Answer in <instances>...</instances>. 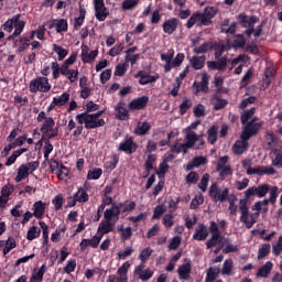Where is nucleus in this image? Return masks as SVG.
I'll use <instances>...</instances> for the list:
<instances>
[{"instance_id":"393cba45","label":"nucleus","mask_w":282,"mask_h":282,"mask_svg":"<svg viewBox=\"0 0 282 282\" xmlns=\"http://www.w3.org/2000/svg\"><path fill=\"white\" fill-rule=\"evenodd\" d=\"M215 48V44L213 41H208L203 43L200 46L194 47L193 52L196 55L207 54V52L213 51Z\"/></svg>"},{"instance_id":"c03bdc74","label":"nucleus","mask_w":282,"mask_h":282,"mask_svg":"<svg viewBox=\"0 0 282 282\" xmlns=\"http://www.w3.org/2000/svg\"><path fill=\"white\" fill-rule=\"evenodd\" d=\"M104 174V170L96 167L94 170H88L87 180H99Z\"/></svg>"},{"instance_id":"ddd939ff","label":"nucleus","mask_w":282,"mask_h":282,"mask_svg":"<svg viewBox=\"0 0 282 282\" xmlns=\"http://www.w3.org/2000/svg\"><path fill=\"white\" fill-rule=\"evenodd\" d=\"M182 24L180 19L177 18H170L164 21L162 24L163 33L166 35L175 34V31L178 29V25Z\"/></svg>"},{"instance_id":"f8f14e48","label":"nucleus","mask_w":282,"mask_h":282,"mask_svg":"<svg viewBox=\"0 0 282 282\" xmlns=\"http://www.w3.org/2000/svg\"><path fill=\"white\" fill-rule=\"evenodd\" d=\"M219 10L217 7H205L204 11L202 13V24L207 26L213 24V18H215L218 14Z\"/></svg>"},{"instance_id":"6e6d98bb","label":"nucleus","mask_w":282,"mask_h":282,"mask_svg":"<svg viewBox=\"0 0 282 282\" xmlns=\"http://www.w3.org/2000/svg\"><path fill=\"white\" fill-rule=\"evenodd\" d=\"M203 204H204V197L202 195L196 196V197L192 198V202H191V205H189V209L191 210H196V208L199 205H203Z\"/></svg>"},{"instance_id":"c756f323","label":"nucleus","mask_w":282,"mask_h":282,"mask_svg":"<svg viewBox=\"0 0 282 282\" xmlns=\"http://www.w3.org/2000/svg\"><path fill=\"white\" fill-rule=\"evenodd\" d=\"M273 263L271 261L265 262L257 273L258 278H268L269 274L272 272Z\"/></svg>"},{"instance_id":"4468645a","label":"nucleus","mask_w":282,"mask_h":282,"mask_svg":"<svg viewBox=\"0 0 282 282\" xmlns=\"http://www.w3.org/2000/svg\"><path fill=\"white\" fill-rule=\"evenodd\" d=\"M144 268H145L144 263H139V265L134 268L133 274L142 281H148L153 278L154 272L151 271V269H144Z\"/></svg>"},{"instance_id":"338daca9","label":"nucleus","mask_w":282,"mask_h":282,"mask_svg":"<svg viewBox=\"0 0 282 282\" xmlns=\"http://www.w3.org/2000/svg\"><path fill=\"white\" fill-rule=\"evenodd\" d=\"M192 107L189 99H184L180 105V115L184 116L186 111Z\"/></svg>"},{"instance_id":"603ef678","label":"nucleus","mask_w":282,"mask_h":282,"mask_svg":"<svg viewBox=\"0 0 282 282\" xmlns=\"http://www.w3.org/2000/svg\"><path fill=\"white\" fill-rule=\"evenodd\" d=\"M254 102H257L256 96H250L248 98H243L239 104V109L243 110L248 107V105H252Z\"/></svg>"},{"instance_id":"f704fd0d","label":"nucleus","mask_w":282,"mask_h":282,"mask_svg":"<svg viewBox=\"0 0 282 282\" xmlns=\"http://www.w3.org/2000/svg\"><path fill=\"white\" fill-rule=\"evenodd\" d=\"M214 110H221L227 107L228 99L220 98L217 94L214 95Z\"/></svg>"},{"instance_id":"72a5a7b5","label":"nucleus","mask_w":282,"mask_h":282,"mask_svg":"<svg viewBox=\"0 0 282 282\" xmlns=\"http://www.w3.org/2000/svg\"><path fill=\"white\" fill-rule=\"evenodd\" d=\"M257 113V108H251L248 109L243 112V115H241V124L242 126H248V123L250 122L251 118Z\"/></svg>"},{"instance_id":"49530a36","label":"nucleus","mask_w":282,"mask_h":282,"mask_svg":"<svg viewBox=\"0 0 282 282\" xmlns=\"http://www.w3.org/2000/svg\"><path fill=\"white\" fill-rule=\"evenodd\" d=\"M138 4H139V0H123L121 2V9L123 11L133 10L137 8Z\"/></svg>"},{"instance_id":"6e6552de","label":"nucleus","mask_w":282,"mask_h":282,"mask_svg":"<svg viewBox=\"0 0 282 282\" xmlns=\"http://www.w3.org/2000/svg\"><path fill=\"white\" fill-rule=\"evenodd\" d=\"M229 189H219L217 183H213L209 187V197L214 200L215 204L220 202L224 204L228 199Z\"/></svg>"},{"instance_id":"e433bc0d","label":"nucleus","mask_w":282,"mask_h":282,"mask_svg":"<svg viewBox=\"0 0 282 282\" xmlns=\"http://www.w3.org/2000/svg\"><path fill=\"white\" fill-rule=\"evenodd\" d=\"M53 51L56 52L59 62H63L64 58L68 55V51L58 44H53Z\"/></svg>"},{"instance_id":"f03ea898","label":"nucleus","mask_w":282,"mask_h":282,"mask_svg":"<svg viewBox=\"0 0 282 282\" xmlns=\"http://www.w3.org/2000/svg\"><path fill=\"white\" fill-rule=\"evenodd\" d=\"M118 210H113L112 208H107L104 212V221L99 224L97 229V234L104 238V235H108L115 230V226L118 221Z\"/></svg>"},{"instance_id":"6ab92c4d","label":"nucleus","mask_w":282,"mask_h":282,"mask_svg":"<svg viewBox=\"0 0 282 282\" xmlns=\"http://www.w3.org/2000/svg\"><path fill=\"white\" fill-rule=\"evenodd\" d=\"M126 107V102L121 99L117 106H116V110H117V119L124 121L128 120L130 115H129V110L124 108Z\"/></svg>"},{"instance_id":"0eeeda50","label":"nucleus","mask_w":282,"mask_h":282,"mask_svg":"<svg viewBox=\"0 0 282 282\" xmlns=\"http://www.w3.org/2000/svg\"><path fill=\"white\" fill-rule=\"evenodd\" d=\"M270 192V185L269 184H259L257 185H252V187L247 188V191H245V199H250L251 197H253L254 195L258 198H263L265 197V195Z\"/></svg>"},{"instance_id":"4c0bfd02","label":"nucleus","mask_w":282,"mask_h":282,"mask_svg":"<svg viewBox=\"0 0 282 282\" xmlns=\"http://www.w3.org/2000/svg\"><path fill=\"white\" fill-rule=\"evenodd\" d=\"M70 99L69 93H63L62 96L54 97V102L56 107H64Z\"/></svg>"},{"instance_id":"423d86ee","label":"nucleus","mask_w":282,"mask_h":282,"mask_svg":"<svg viewBox=\"0 0 282 282\" xmlns=\"http://www.w3.org/2000/svg\"><path fill=\"white\" fill-rule=\"evenodd\" d=\"M139 145L134 141V137L127 134L126 138L119 143L118 152L132 155L137 152Z\"/></svg>"},{"instance_id":"8fccbe9b","label":"nucleus","mask_w":282,"mask_h":282,"mask_svg":"<svg viewBox=\"0 0 282 282\" xmlns=\"http://www.w3.org/2000/svg\"><path fill=\"white\" fill-rule=\"evenodd\" d=\"M69 175V169L66 165L61 164L59 170L56 171V177L61 181L65 180Z\"/></svg>"},{"instance_id":"f257e3e1","label":"nucleus","mask_w":282,"mask_h":282,"mask_svg":"<svg viewBox=\"0 0 282 282\" xmlns=\"http://www.w3.org/2000/svg\"><path fill=\"white\" fill-rule=\"evenodd\" d=\"M105 113L104 110H99L93 115H87V112H80L76 116L78 123H84V127L88 130L97 129L105 126V119L100 118Z\"/></svg>"},{"instance_id":"7ed1b4c3","label":"nucleus","mask_w":282,"mask_h":282,"mask_svg":"<svg viewBox=\"0 0 282 282\" xmlns=\"http://www.w3.org/2000/svg\"><path fill=\"white\" fill-rule=\"evenodd\" d=\"M239 210L241 213L240 223L246 225L248 229L252 228L260 217L259 212H254L253 214L250 215L247 198H240Z\"/></svg>"},{"instance_id":"ea45409f","label":"nucleus","mask_w":282,"mask_h":282,"mask_svg":"<svg viewBox=\"0 0 282 282\" xmlns=\"http://www.w3.org/2000/svg\"><path fill=\"white\" fill-rule=\"evenodd\" d=\"M153 249L150 247L144 248L139 254V259L141 260V264H145L147 261L152 257Z\"/></svg>"},{"instance_id":"bf43d9fd","label":"nucleus","mask_w":282,"mask_h":282,"mask_svg":"<svg viewBox=\"0 0 282 282\" xmlns=\"http://www.w3.org/2000/svg\"><path fill=\"white\" fill-rule=\"evenodd\" d=\"M52 204L55 206V210L58 212L61 210V208L63 207L64 204V197L62 194L56 195L53 200Z\"/></svg>"},{"instance_id":"052dcab7","label":"nucleus","mask_w":282,"mask_h":282,"mask_svg":"<svg viewBox=\"0 0 282 282\" xmlns=\"http://www.w3.org/2000/svg\"><path fill=\"white\" fill-rule=\"evenodd\" d=\"M234 268V261L231 259L225 260L223 267V274H231Z\"/></svg>"},{"instance_id":"c9c22d12","label":"nucleus","mask_w":282,"mask_h":282,"mask_svg":"<svg viewBox=\"0 0 282 282\" xmlns=\"http://www.w3.org/2000/svg\"><path fill=\"white\" fill-rule=\"evenodd\" d=\"M75 198L78 200L79 204H86L89 200L87 191L83 187L78 188V192H76L75 194Z\"/></svg>"},{"instance_id":"f3484780","label":"nucleus","mask_w":282,"mask_h":282,"mask_svg":"<svg viewBox=\"0 0 282 282\" xmlns=\"http://www.w3.org/2000/svg\"><path fill=\"white\" fill-rule=\"evenodd\" d=\"M209 235L207 226L205 224H198V227L195 229L194 235L192 236L193 240L204 241Z\"/></svg>"},{"instance_id":"dca6fc26","label":"nucleus","mask_w":282,"mask_h":282,"mask_svg":"<svg viewBox=\"0 0 282 282\" xmlns=\"http://www.w3.org/2000/svg\"><path fill=\"white\" fill-rule=\"evenodd\" d=\"M148 102V96L138 97L132 99V101L129 104V108L130 110H142L147 108Z\"/></svg>"},{"instance_id":"4be33fe9","label":"nucleus","mask_w":282,"mask_h":282,"mask_svg":"<svg viewBox=\"0 0 282 282\" xmlns=\"http://www.w3.org/2000/svg\"><path fill=\"white\" fill-rule=\"evenodd\" d=\"M192 272V263L188 261L187 263H183L177 268V273L181 280H189Z\"/></svg>"},{"instance_id":"37998d69","label":"nucleus","mask_w":282,"mask_h":282,"mask_svg":"<svg viewBox=\"0 0 282 282\" xmlns=\"http://www.w3.org/2000/svg\"><path fill=\"white\" fill-rule=\"evenodd\" d=\"M41 235V229L39 227H31L29 228L28 235H26V239L29 241H33L34 239H37Z\"/></svg>"},{"instance_id":"1a4fd4ad","label":"nucleus","mask_w":282,"mask_h":282,"mask_svg":"<svg viewBox=\"0 0 282 282\" xmlns=\"http://www.w3.org/2000/svg\"><path fill=\"white\" fill-rule=\"evenodd\" d=\"M209 232H212L210 239L206 242L207 250H210V248L216 247L217 243H221L223 235L220 230L218 229L216 221H210L209 224Z\"/></svg>"},{"instance_id":"412c9836","label":"nucleus","mask_w":282,"mask_h":282,"mask_svg":"<svg viewBox=\"0 0 282 282\" xmlns=\"http://www.w3.org/2000/svg\"><path fill=\"white\" fill-rule=\"evenodd\" d=\"M130 268L131 263L129 261L122 263V265L117 271V273L119 274V278H117V282H128V272Z\"/></svg>"},{"instance_id":"9b49d317","label":"nucleus","mask_w":282,"mask_h":282,"mask_svg":"<svg viewBox=\"0 0 282 282\" xmlns=\"http://www.w3.org/2000/svg\"><path fill=\"white\" fill-rule=\"evenodd\" d=\"M261 127L262 122L254 123V121H250L241 132V140L249 141L251 137H254L259 133Z\"/></svg>"},{"instance_id":"0e129e2a","label":"nucleus","mask_w":282,"mask_h":282,"mask_svg":"<svg viewBox=\"0 0 282 282\" xmlns=\"http://www.w3.org/2000/svg\"><path fill=\"white\" fill-rule=\"evenodd\" d=\"M198 178H199V175L197 174V172L192 171L187 174L186 182L187 184H197Z\"/></svg>"},{"instance_id":"a878e982","label":"nucleus","mask_w":282,"mask_h":282,"mask_svg":"<svg viewBox=\"0 0 282 282\" xmlns=\"http://www.w3.org/2000/svg\"><path fill=\"white\" fill-rule=\"evenodd\" d=\"M248 148V140L241 139V141H236V143L232 145V151L235 154L241 155L246 152Z\"/></svg>"},{"instance_id":"2eb2a0df","label":"nucleus","mask_w":282,"mask_h":282,"mask_svg":"<svg viewBox=\"0 0 282 282\" xmlns=\"http://www.w3.org/2000/svg\"><path fill=\"white\" fill-rule=\"evenodd\" d=\"M135 78H139V84L141 85H148V84H152V83H156L160 78V75L156 73V75L151 76L149 75V73H147L145 70H139L135 75Z\"/></svg>"},{"instance_id":"39448f33","label":"nucleus","mask_w":282,"mask_h":282,"mask_svg":"<svg viewBox=\"0 0 282 282\" xmlns=\"http://www.w3.org/2000/svg\"><path fill=\"white\" fill-rule=\"evenodd\" d=\"M29 89L31 94H37V91L48 94V91L52 89V85L50 84V79L47 77H36L30 82Z\"/></svg>"},{"instance_id":"2f4dec72","label":"nucleus","mask_w":282,"mask_h":282,"mask_svg":"<svg viewBox=\"0 0 282 282\" xmlns=\"http://www.w3.org/2000/svg\"><path fill=\"white\" fill-rule=\"evenodd\" d=\"M235 40L232 43L234 48H245L246 47V36L242 33L235 34Z\"/></svg>"},{"instance_id":"5fc2aeb1","label":"nucleus","mask_w":282,"mask_h":282,"mask_svg":"<svg viewBox=\"0 0 282 282\" xmlns=\"http://www.w3.org/2000/svg\"><path fill=\"white\" fill-rule=\"evenodd\" d=\"M227 200L229 202L230 215H237L238 205L235 204V202L237 200V197L236 196H230V197H227Z\"/></svg>"},{"instance_id":"bb28decb","label":"nucleus","mask_w":282,"mask_h":282,"mask_svg":"<svg viewBox=\"0 0 282 282\" xmlns=\"http://www.w3.org/2000/svg\"><path fill=\"white\" fill-rule=\"evenodd\" d=\"M34 208V217L37 219H42L44 217L45 208H46V203L39 200L35 202L33 205Z\"/></svg>"},{"instance_id":"a18cd8bd","label":"nucleus","mask_w":282,"mask_h":282,"mask_svg":"<svg viewBox=\"0 0 282 282\" xmlns=\"http://www.w3.org/2000/svg\"><path fill=\"white\" fill-rule=\"evenodd\" d=\"M25 25H26L25 21L20 20V19H18V20L14 22V25H13L14 31H13V33H14V35H15L17 37L22 34V32H23Z\"/></svg>"},{"instance_id":"680f3d73","label":"nucleus","mask_w":282,"mask_h":282,"mask_svg":"<svg viewBox=\"0 0 282 282\" xmlns=\"http://www.w3.org/2000/svg\"><path fill=\"white\" fill-rule=\"evenodd\" d=\"M275 76V70L273 67H267L264 72L265 83L270 85L272 83V78Z\"/></svg>"},{"instance_id":"aec40b11","label":"nucleus","mask_w":282,"mask_h":282,"mask_svg":"<svg viewBox=\"0 0 282 282\" xmlns=\"http://www.w3.org/2000/svg\"><path fill=\"white\" fill-rule=\"evenodd\" d=\"M54 28H56L57 34H61V32H67L68 21L66 19L53 20L52 23L48 25V29H54Z\"/></svg>"},{"instance_id":"a211bd4d","label":"nucleus","mask_w":282,"mask_h":282,"mask_svg":"<svg viewBox=\"0 0 282 282\" xmlns=\"http://www.w3.org/2000/svg\"><path fill=\"white\" fill-rule=\"evenodd\" d=\"M202 19H203L202 12L197 11L192 13L191 18L187 20V23L185 24L186 29L191 30L194 28L195 24H197V28H202L204 25L202 24Z\"/></svg>"},{"instance_id":"de8ad7c7","label":"nucleus","mask_w":282,"mask_h":282,"mask_svg":"<svg viewBox=\"0 0 282 282\" xmlns=\"http://www.w3.org/2000/svg\"><path fill=\"white\" fill-rule=\"evenodd\" d=\"M270 252H271L270 243H263L262 248L258 250V260L267 258Z\"/></svg>"},{"instance_id":"9d476101","label":"nucleus","mask_w":282,"mask_h":282,"mask_svg":"<svg viewBox=\"0 0 282 282\" xmlns=\"http://www.w3.org/2000/svg\"><path fill=\"white\" fill-rule=\"evenodd\" d=\"M135 206H137V204H135L134 200H124L122 203H113L111 208L113 209V212H116V210L118 212L117 213V220H119L120 219V214L134 212Z\"/></svg>"},{"instance_id":"09e8293b","label":"nucleus","mask_w":282,"mask_h":282,"mask_svg":"<svg viewBox=\"0 0 282 282\" xmlns=\"http://www.w3.org/2000/svg\"><path fill=\"white\" fill-rule=\"evenodd\" d=\"M40 227L43 231V246L48 243V239H50V227L46 225V223L44 221H40Z\"/></svg>"},{"instance_id":"e2e57ef3","label":"nucleus","mask_w":282,"mask_h":282,"mask_svg":"<svg viewBox=\"0 0 282 282\" xmlns=\"http://www.w3.org/2000/svg\"><path fill=\"white\" fill-rule=\"evenodd\" d=\"M216 67L217 70H225L227 68L228 65V58L226 56L221 57V58H216Z\"/></svg>"},{"instance_id":"69168bd1","label":"nucleus","mask_w":282,"mask_h":282,"mask_svg":"<svg viewBox=\"0 0 282 282\" xmlns=\"http://www.w3.org/2000/svg\"><path fill=\"white\" fill-rule=\"evenodd\" d=\"M169 172V164L165 163L163 160L162 163H160L159 170H155V174L159 175V177H162V175L166 174Z\"/></svg>"},{"instance_id":"473e14b6","label":"nucleus","mask_w":282,"mask_h":282,"mask_svg":"<svg viewBox=\"0 0 282 282\" xmlns=\"http://www.w3.org/2000/svg\"><path fill=\"white\" fill-rule=\"evenodd\" d=\"M110 159H111L110 161H107L105 163V167H106L107 171L112 172L118 166V163L120 161V156L118 154H111Z\"/></svg>"},{"instance_id":"864d4df0","label":"nucleus","mask_w":282,"mask_h":282,"mask_svg":"<svg viewBox=\"0 0 282 282\" xmlns=\"http://www.w3.org/2000/svg\"><path fill=\"white\" fill-rule=\"evenodd\" d=\"M134 252V249L132 247L126 248V250L117 253L118 260H126L127 258L131 257V254Z\"/></svg>"},{"instance_id":"774afa93","label":"nucleus","mask_w":282,"mask_h":282,"mask_svg":"<svg viewBox=\"0 0 282 282\" xmlns=\"http://www.w3.org/2000/svg\"><path fill=\"white\" fill-rule=\"evenodd\" d=\"M75 270H76V260L75 259L68 260L67 265L63 268V271L65 273H72V272H75Z\"/></svg>"},{"instance_id":"58836bf2","label":"nucleus","mask_w":282,"mask_h":282,"mask_svg":"<svg viewBox=\"0 0 282 282\" xmlns=\"http://www.w3.org/2000/svg\"><path fill=\"white\" fill-rule=\"evenodd\" d=\"M207 134H208V142L210 143V145H215V143L217 142V134H218L217 126H212L207 131Z\"/></svg>"},{"instance_id":"4d7b16f0","label":"nucleus","mask_w":282,"mask_h":282,"mask_svg":"<svg viewBox=\"0 0 282 282\" xmlns=\"http://www.w3.org/2000/svg\"><path fill=\"white\" fill-rule=\"evenodd\" d=\"M210 180V175L209 174H204L202 177L200 183L198 184V188H200V191L203 193L207 192V186Z\"/></svg>"},{"instance_id":"3c124183","label":"nucleus","mask_w":282,"mask_h":282,"mask_svg":"<svg viewBox=\"0 0 282 282\" xmlns=\"http://www.w3.org/2000/svg\"><path fill=\"white\" fill-rule=\"evenodd\" d=\"M59 133L58 128L56 129H52V131L43 133V135L41 137L40 142L42 141H46L50 142V140L54 139L55 137H57Z\"/></svg>"},{"instance_id":"79ce46f5","label":"nucleus","mask_w":282,"mask_h":282,"mask_svg":"<svg viewBox=\"0 0 282 282\" xmlns=\"http://www.w3.org/2000/svg\"><path fill=\"white\" fill-rule=\"evenodd\" d=\"M95 17L97 21L105 22L109 17V9L107 7L100 8L99 11H95Z\"/></svg>"},{"instance_id":"7c9ffc66","label":"nucleus","mask_w":282,"mask_h":282,"mask_svg":"<svg viewBox=\"0 0 282 282\" xmlns=\"http://www.w3.org/2000/svg\"><path fill=\"white\" fill-rule=\"evenodd\" d=\"M186 140L187 142L184 143L185 149H192L195 147V142H197L199 138L195 131H187Z\"/></svg>"},{"instance_id":"a19ab883","label":"nucleus","mask_w":282,"mask_h":282,"mask_svg":"<svg viewBox=\"0 0 282 282\" xmlns=\"http://www.w3.org/2000/svg\"><path fill=\"white\" fill-rule=\"evenodd\" d=\"M118 231L121 232V240L126 241L131 239L133 232L131 227L124 228L123 226L118 227Z\"/></svg>"},{"instance_id":"5701e85b","label":"nucleus","mask_w":282,"mask_h":282,"mask_svg":"<svg viewBox=\"0 0 282 282\" xmlns=\"http://www.w3.org/2000/svg\"><path fill=\"white\" fill-rule=\"evenodd\" d=\"M207 57L205 55L203 56H193L189 59V64L192 65V68L195 70L203 69L206 65Z\"/></svg>"},{"instance_id":"c85d7f7f","label":"nucleus","mask_w":282,"mask_h":282,"mask_svg":"<svg viewBox=\"0 0 282 282\" xmlns=\"http://www.w3.org/2000/svg\"><path fill=\"white\" fill-rule=\"evenodd\" d=\"M55 127V121H54V118L53 117H47L45 122L41 126L40 128V132L41 133H50L53 131Z\"/></svg>"},{"instance_id":"b1692460","label":"nucleus","mask_w":282,"mask_h":282,"mask_svg":"<svg viewBox=\"0 0 282 282\" xmlns=\"http://www.w3.org/2000/svg\"><path fill=\"white\" fill-rule=\"evenodd\" d=\"M152 126L149 122H138L137 128L133 130L135 135H147L151 132Z\"/></svg>"},{"instance_id":"13d9d810","label":"nucleus","mask_w":282,"mask_h":282,"mask_svg":"<svg viewBox=\"0 0 282 282\" xmlns=\"http://www.w3.org/2000/svg\"><path fill=\"white\" fill-rule=\"evenodd\" d=\"M112 75V69H106L100 73L99 80L102 85L107 84L110 80Z\"/></svg>"},{"instance_id":"cd10ccee","label":"nucleus","mask_w":282,"mask_h":282,"mask_svg":"<svg viewBox=\"0 0 282 282\" xmlns=\"http://www.w3.org/2000/svg\"><path fill=\"white\" fill-rule=\"evenodd\" d=\"M22 14L21 13H18V14H14L13 18L11 19H8L6 21V23L2 25V30L3 31H7L9 34H11V32L13 31L14 29V24L15 22H18V19H21Z\"/></svg>"},{"instance_id":"20e7f679","label":"nucleus","mask_w":282,"mask_h":282,"mask_svg":"<svg viewBox=\"0 0 282 282\" xmlns=\"http://www.w3.org/2000/svg\"><path fill=\"white\" fill-rule=\"evenodd\" d=\"M236 21L241 29H246L243 32L247 37L253 35V25L260 22V18L257 14L249 15L246 12H241L236 15Z\"/></svg>"}]
</instances>
